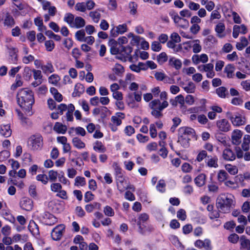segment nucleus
Here are the masks:
<instances>
[{
    "mask_svg": "<svg viewBox=\"0 0 250 250\" xmlns=\"http://www.w3.org/2000/svg\"><path fill=\"white\" fill-rule=\"evenodd\" d=\"M17 102L27 116L33 114L32 105L34 104L33 93L27 88L21 89L17 95Z\"/></svg>",
    "mask_w": 250,
    "mask_h": 250,
    "instance_id": "nucleus-1",
    "label": "nucleus"
},
{
    "mask_svg": "<svg viewBox=\"0 0 250 250\" xmlns=\"http://www.w3.org/2000/svg\"><path fill=\"white\" fill-rule=\"evenodd\" d=\"M234 197L230 194H221L216 199V206L219 211L223 213L229 212L234 206Z\"/></svg>",
    "mask_w": 250,
    "mask_h": 250,
    "instance_id": "nucleus-2",
    "label": "nucleus"
},
{
    "mask_svg": "<svg viewBox=\"0 0 250 250\" xmlns=\"http://www.w3.org/2000/svg\"><path fill=\"white\" fill-rule=\"evenodd\" d=\"M112 166L114 170V174L117 182V188L121 192H122L125 189L127 188L124 186L123 185L125 181L123 171L117 162H113Z\"/></svg>",
    "mask_w": 250,
    "mask_h": 250,
    "instance_id": "nucleus-3",
    "label": "nucleus"
},
{
    "mask_svg": "<svg viewBox=\"0 0 250 250\" xmlns=\"http://www.w3.org/2000/svg\"><path fill=\"white\" fill-rule=\"evenodd\" d=\"M213 68L214 65L212 63L201 64L197 66V69L200 72L206 73V76L208 78H212L215 76Z\"/></svg>",
    "mask_w": 250,
    "mask_h": 250,
    "instance_id": "nucleus-4",
    "label": "nucleus"
},
{
    "mask_svg": "<svg viewBox=\"0 0 250 250\" xmlns=\"http://www.w3.org/2000/svg\"><path fill=\"white\" fill-rule=\"evenodd\" d=\"M232 125L235 126H239L244 125L246 123L245 116L239 113H236L234 115L228 116Z\"/></svg>",
    "mask_w": 250,
    "mask_h": 250,
    "instance_id": "nucleus-5",
    "label": "nucleus"
},
{
    "mask_svg": "<svg viewBox=\"0 0 250 250\" xmlns=\"http://www.w3.org/2000/svg\"><path fill=\"white\" fill-rule=\"evenodd\" d=\"M178 135H181L182 137L188 138L191 140L195 138V132L191 127L183 126L178 129Z\"/></svg>",
    "mask_w": 250,
    "mask_h": 250,
    "instance_id": "nucleus-6",
    "label": "nucleus"
},
{
    "mask_svg": "<svg viewBox=\"0 0 250 250\" xmlns=\"http://www.w3.org/2000/svg\"><path fill=\"white\" fill-rule=\"evenodd\" d=\"M216 126L220 132H227L231 130L230 123L226 119L219 120L216 122Z\"/></svg>",
    "mask_w": 250,
    "mask_h": 250,
    "instance_id": "nucleus-7",
    "label": "nucleus"
},
{
    "mask_svg": "<svg viewBox=\"0 0 250 250\" xmlns=\"http://www.w3.org/2000/svg\"><path fill=\"white\" fill-rule=\"evenodd\" d=\"M31 145L33 149H38L42 146V138L40 135H34L30 139Z\"/></svg>",
    "mask_w": 250,
    "mask_h": 250,
    "instance_id": "nucleus-8",
    "label": "nucleus"
},
{
    "mask_svg": "<svg viewBox=\"0 0 250 250\" xmlns=\"http://www.w3.org/2000/svg\"><path fill=\"white\" fill-rule=\"evenodd\" d=\"M75 111V106L72 104L68 105L63 104V111H66L65 116L66 120L68 122L73 121V112Z\"/></svg>",
    "mask_w": 250,
    "mask_h": 250,
    "instance_id": "nucleus-9",
    "label": "nucleus"
},
{
    "mask_svg": "<svg viewBox=\"0 0 250 250\" xmlns=\"http://www.w3.org/2000/svg\"><path fill=\"white\" fill-rule=\"evenodd\" d=\"M168 105V103L167 101H163L162 103L159 100H152L149 103V106L151 109H159L163 110L164 109L167 107Z\"/></svg>",
    "mask_w": 250,
    "mask_h": 250,
    "instance_id": "nucleus-10",
    "label": "nucleus"
},
{
    "mask_svg": "<svg viewBox=\"0 0 250 250\" xmlns=\"http://www.w3.org/2000/svg\"><path fill=\"white\" fill-rule=\"evenodd\" d=\"M127 30V26L126 23L119 24L115 28L114 27L111 30L110 33L114 37H117L119 34H123Z\"/></svg>",
    "mask_w": 250,
    "mask_h": 250,
    "instance_id": "nucleus-11",
    "label": "nucleus"
},
{
    "mask_svg": "<svg viewBox=\"0 0 250 250\" xmlns=\"http://www.w3.org/2000/svg\"><path fill=\"white\" fill-rule=\"evenodd\" d=\"M222 157L225 161H233L236 158V154L231 149L226 148L222 152Z\"/></svg>",
    "mask_w": 250,
    "mask_h": 250,
    "instance_id": "nucleus-12",
    "label": "nucleus"
},
{
    "mask_svg": "<svg viewBox=\"0 0 250 250\" xmlns=\"http://www.w3.org/2000/svg\"><path fill=\"white\" fill-rule=\"evenodd\" d=\"M191 60L194 64L197 65L200 62L205 63L208 61V58L206 54L201 55L194 54L192 56Z\"/></svg>",
    "mask_w": 250,
    "mask_h": 250,
    "instance_id": "nucleus-13",
    "label": "nucleus"
},
{
    "mask_svg": "<svg viewBox=\"0 0 250 250\" xmlns=\"http://www.w3.org/2000/svg\"><path fill=\"white\" fill-rule=\"evenodd\" d=\"M51 237L54 240L59 241L61 240L62 236V226L59 225L54 228L52 230Z\"/></svg>",
    "mask_w": 250,
    "mask_h": 250,
    "instance_id": "nucleus-14",
    "label": "nucleus"
},
{
    "mask_svg": "<svg viewBox=\"0 0 250 250\" xmlns=\"http://www.w3.org/2000/svg\"><path fill=\"white\" fill-rule=\"evenodd\" d=\"M172 18L177 26L183 28H187L188 26V21L184 18H181L178 15H173Z\"/></svg>",
    "mask_w": 250,
    "mask_h": 250,
    "instance_id": "nucleus-15",
    "label": "nucleus"
},
{
    "mask_svg": "<svg viewBox=\"0 0 250 250\" xmlns=\"http://www.w3.org/2000/svg\"><path fill=\"white\" fill-rule=\"evenodd\" d=\"M132 50V48L129 45L126 46L121 45L120 54L124 56L125 59H127L129 62H132L133 58L131 55V53Z\"/></svg>",
    "mask_w": 250,
    "mask_h": 250,
    "instance_id": "nucleus-16",
    "label": "nucleus"
},
{
    "mask_svg": "<svg viewBox=\"0 0 250 250\" xmlns=\"http://www.w3.org/2000/svg\"><path fill=\"white\" fill-rule=\"evenodd\" d=\"M20 206L22 209L26 211L31 210L33 207V201L27 197H23L20 201Z\"/></svg>",
    "mask_w": 250,
    "mask_h": 250,
    "instance_id": "nucleus-17",
    "label": "nucleus"
},
{
    "mask_svg": "<svg viewBox=\"0 0 250 250\" xmlns=\"http://www.w3.org/2000/svg\"><path fill=\"white\" fill-rule=\"evenodd\" d=\"M242 132L239 129L234 130L231 133V142L233 145H239L241 142Z\"/></svg>",
    "mask_w": 250,
    "mask_h": 250,
    "instance_id": "nucleus-18",
    "label": "nucleus"
},
{
    "mask_svg": "<svg viewBox=\"0 0 250 250\" xmlns=\"http://www.w3.org/2000/svg\"><path fill=\"white\" fill-rule=\"evenodd\" d=\"M125 114L123 112H116L114 115L111 118L112 124L119 126L122 124V120L125 118Z\"/></svg>",
    "mask_w": 250,
    "mask_h": 250,
    "instance_id": "nucleus-19",
    "label": "nucleus"
},
{
    "mask_svg": "<svg viewBox=\"0 0 250 250\" xmlns=\"http://www.w3.org/2000/svg\"><path fill=\"white\" fill-rule=\"evenodd\" d=\"M108 109L105 106L97 107L93 110L92 113L95 116H99L102 119L106 118Z\"/></svg>",
    "mask_w": 250,
    "mask_h": 250,
    "instance_id": "nucleus-20",
    "label": "nucleus"
},
{
    "mask_svg": "<svg viewBox=\"0 0 250 250\" xmlns=\"http://www.w3.org/2000/svg\"><path fill=\"white\" fill-rule=\"evenodd\" d=\"M42 9L44 10H48L49 15L51 16H54L57 12L56 8L54 6L51 5V3L49 1H45L42 2Z\"/></svg>",
    "mask_w": 250,
    "mask_h": 250,
    "instance_id": "nucleus-21",
    "label": "nucleus"
},
{
    "mask_svg": "<svg viewBox=\"0 0 250 250\" xmlns=\"http://www.w3.org/2000/svg\"><path fill=\"white\" fill-rule=\"evenodd\" d=\"M148 218L149 216L147 213H143L140 214L137 224L138 226L139 231L140 233H143V223L146 222L148 219Z\"/></svg>",
    "mask_w": 250,
    "mask_h": 250,
    "instance_id": "nucleus-22",
    "label": "nucleus"
},
{
    "mask_svg": "<svg viewBox=\"0 0 250 250\" xmlns=\"http://www.w3.org/2000/svg\"><path fill=\"white\" fill-rule=\"evenodd\" d=\"M101 9H97L95 10L90 11L89 13V16L91 18L92 21L95 23H98L101 18V12H103Z\"/></svg>",
    "mask_w": 250,
    "mask_h": 250,
    "instance_id": "nucleus-23",
    "label": "nucleus"
},
{
    "mask_svg": "<svg viewBox=\"0 0 250 250\" xmlns=\"http://www.w3.org/2000/svg\"><path fill=\"white\" fill-rule=\"evenodd\" d=\"M68 132L70 134L74 135V133H75V135L82 137L84 136L86 134L85 129L81 126L70 127Z\"/></svg>",
    "mask_w": 250,
    "mask_h": 250,
    "instance_id": "nucleus-24",
    "label": "nucleus"
},
{
    "mask_svg": "<svg viewBox=\"0 0 250 250\" xmlns=\"http://www.w3.org/2000/svg\"><path fill=\"white\" fill-rule=\"evenodd\" d=\"M16 111L18 115L21 123L23 126H28L31 125L32 122L30 119L24 116L22 112L18 109H16Z\"/></svg>",
    "mask_w": 250,
    "mask_h": 250,
    "instance_id": "nucleus-25",
    "label": "nucleus"
},
{
    "mask_svg": "<svg viewBox=\"0 0 250 250\" xmlns=\"http://www.w3.org/2000/svg\"><path fill=\"white\" fill-rule=\"evenodd\" d=\"M28 229L33 235L37 236L40 234L39 227L33 220L30 221Z\"/></svg>",
    "mask_w": 250,
    "mask_h": 250,
    "instance_id": "nucleus-26",
    "label": "nucleus"
},
{
    "mask_svg": "<svg viewBox=\"0 0 250 250\" xmlns=\"http://www.w3.org/2000/svg\"><path fill=\"white\" fill-rule=\"evenodd\" d=\"M168 64L176 70H179L182 67V61L175 57H172L169 58Z\"/></svg>",
    "mask_w": 250,
    "mask_h": 250,
    "instance_id": "nucleus-27",
    "label": "nucleus"
},
{
    "mask_svg": "<svg viewBox=\"0 0 250 250\" xmlns=\"http://www.w3.org/2000/svg\"><path fill=\"white\" fill-rule=\"evenodd\" d=\"M235 70V68L233 64H228L225 66L224 72L226 74L227 77L230 79L234 77Z\"/></svg>",
    "mask_w": 250,
    "mask_h": 250,
    "instance_id": "nucleus-28",
    "label": "nucleus"
},
{
    "mask_svg": "<svg viewBox=\"0 0 250 250\" xmlns=\"http://www.w3.org/2000/svg\"><path fill=\"white\" fill-rule=\"evenodd\" d=\"M0 134L1 135L8 137L12 134V130L9 125H0Z\"/></svg>",
    "mask_w": 250,
    "mask_h": 250,
    "instance_id": "nucleus-29",
    "label": "nucleus"
},
{
    "mask_svg": "<svg viewBox=\"0 0 250 250\" xmlns=\"http://www.w3.org/2000/svg\"><path fill=\"white\" fill-rule=\"evenodd\" d=\"M216 139L224 146H228V138L226 134L222 132H216L215 134Z\"/></svg>",
    "mask_w": 250,
    "mask_h": 250,
    "instance_id": "nucleus-30",
    "label": "nucleus"
},
{
    "mask_svg": "<svg viewBox=\"0 0 250 250\" xmlns=\"http://www.w3.org/2000/svg\"><path fill=\"white\" fill-rule=\"evenodd\" d=\"M190 45L194 53L197 54L201 51L202 46L199 40H191Z\"/></svg>",
    "mask_w": 250,
    "mask_h": 250,
    "instance_id": "nucleus-31",
    "label": "nucleus"
},
{
    "mask_svg": "<svg viewBox=\"0 0 250 250\" xmlns=\"http://www.w3.org/2000/svg\"><path fill=\"white\" fill-rule=\"evenodd\" d=\"M84 91V87L83 84L80 83H77L75 84L74 90L72 94V97H80Z\"/></svg>",
    "mask_w": 250,
    "mask_h": 250,
    "instance_id": "nucleus-32",
    "label": "nucleus"
},
{
    "mask_svg": "<svg viewBox=\"0 0 250 250\" xmlns=\"http://www.w3.org/2000/svg\"><path fill=\"white\" fill-rule=\"evenodd\" d=\"M4 25L8 28H11L15 24V20L9 13H6L3 22Z\"/></svg>",
    "mask_w": 250,
    "mask_h": 250,
    "instance_id": "nucleus-33",
    "label": "nucleus"
},
{
    "mask_svg": "<svg viewBox=\"0 0 250 250\" xmlns=\"http://www.w3.org/2000/svg\"><path fill=\"white\" fill-rule=\"evenodd\" d=\"M225 30V26L223 22L218 23L215 27V31L216 32L217 36L220 38L225 37V35L224 34Z\"/></svg>",
    "mask_w": 250,
    "mask_h": 250,
    "instance_id": "nucleus-34",
    "label": "nucleus"
},
{
    "mask_svg": "<svg viewBox=\"0 0 250 250\" xmlns=\"http://www.w3.org/2000/svg\"><path fill=\"white\" fill-rule=\"evenodd\" d=\"M101 204L98 202H93L89 204H87L85 206V209L88 213L92 212L95 209H100Z\"/></svg>",
    "mask_w": 250,
    "mask_h": 250,
    "instance_id": "nucleus-35",
    "label": "nucleus"
},
{
    "mask_svg": "<svg viewBox=\"0 0 250 250\" xmlns=\"http://www.w3.org/2000/svg\"><path fill=\"white\" fill-rule=\"evenodd\" d=\"M206 180V176L205 174L201 173L198 175L195 179L194 182L195 185L199 187H201L205 184Z\"/></svg>",
    "mask_w": 250,
    "mask_h": 250,
    "instance_id": "nucleus-36",
    "label": "nucleus"
},
{
    "mask_svg": "<svg viewBox=\"0 0 250 250\" xmlns=\"http://www.w3.org/2000/svg\"><path fill=\"white\" fill-rule=\"evenodd\" d=\"M109 45L110 46V51L112 54L116 55L118 54H120L121 48H117V42L114 40H110L109 42Z\"/></svg>",
    "mask_w": 250,
    "mask_h": 250,
    "instance_id": "nucleus-37",
    "label": "nucleus"
},
{
    "mask_svg": "<svg viewBox=\"0 0 250 250\" xmlns=\"http://www.w3.org/2000/svg\"><path fill=\"white\" fill-rule=\"evenodd\" d=\"M93 149L99 153H104L106 150L105 146L101 141H96L93 144Z\"/></svg>",
    "mask_w": 250,
    "mask_h": 250,
    "instance_id": "nucleus-38",
    "label": "nucleus"
},
{
    "mask_svg": "<svg viewBox=\"0 0 250 250\" xmlns=\"http://www.w3.org/2000/svg\"><path fill=\"white\" fill-rule=\"evenodd\" d=\"M85 24V20L81 17H77L74 21V25L72 27L80 28L83 27Z\"/></svg>",
    "mask_w": 250,
    "mask_h": 250,
    "instance_id": "nucleus-39",
    "label": "nucleus"
},
{
    "mask_svg": "<svg viewBox=\"0 0 250 250\" xmlns=\"http://www.w3.org/2000/svg\"><path fill=\"white\" fill-rule=\"evenodd\" d=\"M62 188V185L60 183H53L51 185V190L55 192H59L57 193V196L61 197V198H62V193L61 192Z\"/></svg>",
    "mask_w": 250,
    "mask_h": 250,
    "instance_id": "nucleus-40",
    "label": "nucleus"
},
{
    "mask_svg": "<svg viewBox=\"0 0 250 250\" xmlns=\"http://www.w3.org/2000/svg\"><path fill=\"white\" fill-rule=\"evenodd\" d=\"M229 177L228 173L224 170H220L217 174V179L219 182H226Z\"/></svg>",
    "mask_w": 250,
    "mask_h": 250,
    "instance_id": "nucleus-41",
    "label": "nucleus"
},
{
    "mask_svg": "<svg viewBox=\"0 0 250 250\" xmlns=\"http://www.w3.org/2000/svg\"><path fill=\"white\" fill-rule=\"evenodd\" d=\"M72 143L74 146L78 149H82L85 147L84 143L78 137L74 138L72 140Z\"/></svg>",
    "mask_w": 250,
    "mask_h": 250,
    "instance_id": "nucleus-42",
    "label": "nucleus"
},
{
    "mask_svg": "<svg viewBox=\"0 0 250 250\" xmlns=\"http://www.w3.org/2000/svg\"><path fill=\"white\" fill-rule=\"evenodd\" d=\"M206 163V165L209 167L217 168L218 167V159L216 157L208 159Z\"/></svg>",
    "mask_w": 250,
    "mask_h": 250,
    "instance_id": "nucleus-43",
    "label": "nucleus"
},
{
    "mask_svg": "<svg viewBox=\"0 0 250 250\" xmlns=\"http://www.w3.org/2000/svg\"><path fill=\"white\" fill-rule=\"evenodd\" d=\"M250 135H245L243 138V142L242 144V148L244 151H248L250 148Z\"/></svg>",
    "mask_w": 250,
    "mask_h": 250,
    "instance_id": "nucleus-44",
    "label": "nucleus"
},
{
    "mask_svg": "<svg viewBox=\"0 0 250 250\" xmlns=\"http://www.w3.org/2000/svg\"><path fill=\"white\" fill-rule=\"evenodd\" d=\"M50 91L51 93V94L53 95V97L56 101L60 102L62 101V95L61 93L58 92L56 88L54 87H51L50 89Z\"/></svg>",
    "mask_w": 250,
    "mask_h": 250,
    "instance_id": "nucleus-45",
    "label": "nucleus"
},
{
    "mask_svg": "<svg viewBox=\"0 0 250 250\" xmlns=\"http://www.w3.org/2000/svg\"><path fill=\"white\" fill-rule=\"evenodd\" d=\"M216 93L219 97L225 98L228 94V90L226 87L221 86L216 89Z\"/></svg>",
    "mask_w": 250,
    "mask_h": 250,
    "instance_id": "nucleus-46",
    "label": "nucleus"
},
{
    "mask_svg": "<svg viewBox=\"0 0 250 250\" xmlns=\"http://www.w3.org/2000/svg\"><path fill=\"white\" fill-rule=\"evenodd\" d=\"M184 90L188 93L194 92L195 86L193 83L190 82L187 85H183L182 86Z\"/></svg>",
    "mask_w": 250,
    "mask_h": 250,
    "instance_id": "nucleus-47",
    "label": "nucleus"
},
{
    "mask_svg": "<svg viewBox=\"0 0 250 250\" xmlns=\"http://www.w3.org/2000/svg\"><path fill=\"white\" fill-rule=\"evenodd\" d=\"M241 248L245 249L250 245V241L245 235H242L240 238Z\"/></svg>",
    "mask_w": 250,
    "mask_h": 250,
    "instance_id": "nucleus-48",
    "label": "nucleus"
},
{
    "mask_svg": "<svg viewBox=\"0 0 250 250\" xmlns=\"http://www.w3.org/2000/svg\"><path fill=\"white\" fill-rule=\"evenodd\" d=\"M104 215L108 217H112L115 215L114 209L109 206L106 205L103 208Z\"/></svg>",
    "mask_w": 250,
    "mask_h": 250,
    "instance_id": "nucleus-49",
    "label": "nucleus"
},
{
    "mask_svg": "<svg viewBox=\"0 0 250 250\" xmlns=\"http://www.w3.org/2000/svg\"><path fill=\"white\" fill-rule=\"evenodd\" d=\"M56 112H53L51 115V118L53 119H57L60 115L62 114V104H60L58 105Z\"/></svg>",
    "mask_w": 250,
    "mask_h": 250,
    "instance_id": "nucleus-50",
    "label": "nucleus"
},
{
    "mask_svg": "<svg viewBox=\"0 0 250 250\" xmlns=\"http://www.w3.org/2000/svg\"><path fill=\"white\" fill-rule=\"evenodd\" d=\"M226 169L231 175H235L238 173V170L236 166H232L231 164H227L225 166Z\"/></svg>",
    "mask_w": 250,
    "mask_h": 250,
    "instance_id": "nucleus-51",
    "label": "nucleus"
},
{
    "mask_svg": "<svg viewBox=\"0 0 250 250\" xmlns=\"http://www.w3.org/2000/svg\"><path fill=\"white\" fill-rule=\"evenodd\" d=\"M17 50L16 48H9V53L10 56L11 62L13 63H16L17 61Z\"/></svg>",
    "mask_w": 250,
    "mask_h": 250,
    "instance_id": "nucleus-52",
    "label": "nucleus"
},
{
    "mask_svg": "<svg viewBox=\"0 0 250 250\" xmlns=\"http://www.w3.org/2000/svg\"><path fill=\"white\" fill-rule=\"evenodd\" d=\"M129 8V13L131 15H135L137 12L138 4L134 2L131 1L128 4Z\"/></svg>",
    "mask_w": 250,
    "mask_h": 250,
    "instance_id": "nucleus-53",
    "label": "nucleus"
},
{
    "mask_svg": "<svg viewBox=\"0 0 250 250\" xmlns=\"http://www.w3.org/2000/svg\"><path fill=\"white\" fill-rule=\"evenodd\" d=\"M166 185L164 180H160L156 186L157 190L161 193H164L166 191Z\"/></svg>",
    "mask_w": 250,
    "mask_h": 250,
    "instance_id": "nucleus-54",
    "label": "nucleus"
},
{
    "mask_svg": "<svg viewBox=\"0 0 250 250\" xmlns=\"http://www.w3.org/2000/svg\"><path fill=\"white\" fill-rule=\"evenodd\" d=\"M190 139L182 137L181 135H178V142L179 143L184 147H188L189 146V141Z\"/></svg>",
    "mask_w": 250,
    "mask_h": 250,
    "instance_id": "nucleus-55",
    "label": "nucleus"
},
{
    "mask_svg": "<svg viewBox=\"0 0 250 250\" xmlns=\"http://www.w3.org/2000/svg\"><path fill=\"white\" fill-rule=\"evenodd\" d=\"M41 68L45 73H51L54 71L53 67L50 63L42 65Z\"/></svg>",
    "mask_w": 250,
    "mask_h": 250,
    "instance_id": "nucleus-56",
    "label": "nucleus"
},
{
    "mask_svg": "<svg viewBox=\"0 0 250 250\" xmlns=\"http://www.w3.org/2000/svg\"><path fill=\"white\" fill-rule=\"evenodd\" d=\"M76 39L81 42H83L85 38V31L83 30H80L76 32L75 34Z\"/></svg>",
    "mask_w": 250,
    "mask_h": 250,
    "instance_id": "nucleus-57",
    "label": "nucleus"
},
{
    "mask_svg": "<svg viewBox=\"0 0 250 250\" xmlns=\"http://www.w3.org/2000/svg\"><path fill=\"white\" fill-rule=\"evenodd\" d=\"M205 43L208 46H211L217 41L216 38L212 35H209L205 40Z\"/></svg>",
    "mask_w": 250,
    "mask_h": 250,
    "instance_id": "nucleus-58",
    "label": "nucleus"
},
{
    "mask_svg": "<svg viewBox=\"0 0 250 250\" xmlns=\"http://www.w3.org/2000/svg\"><path fill=\"white\" fill-rule=\"evenodd\" d=\"M75 9L76 11L85 12L86 10L85 3L84 2L77 3L75 6Z\"/></svg>",
    "mask_w": 250,
    "mask_h": 250,
    "instance_id": "nucleus-59",
    "label": "nucleus"
},
{
    "mask_svg": "<svg viewBox=\"0 0 250 250\" xmlns=\"http://www.w3.org/2000/svg\"><path fill=\"white\" fill-rule=\"evenodd\" d=\"M74 20L73 15L70 13L66 14L64 19V20L67 22L71 27H72V25H74Z\"/></svg>",
    "mask_w": 250,
    "mask_h": 250,
    "instance_id": "nucleus-60",
    "label": "nucleus"
},
{
    "mask_svg": "<svg viewBox=\"0 0 250 250\" xmlns=\"http://www.w3.org/2000/svg\"><path fill=\"white\" fill-rule=\"evenodd\" d=\"M75 182V185L76 186H83L86 184L85 179L83 177H76Z\"/></svg>",
    "mask_w": 250,
    "mask_h": 250,
    "instance_id": "nucleus-61",
    "label": "nucleus"
},
{
    "mask_svg": "<svg viewBox=\"0 0 250 250\" xmlns=\"http://www.w3.org/2000/svg\"><path fill=\"white\" fill-rule=\"evenodd\" d=\"M157 61L160 63H163L167 61V56L165 52H162L157 56Z\"/></svg>",
    "mask_w": 250,
    "mask_h": 250,
    "instance_id": "nucleus-62",
    "label": "nucleus"
},
{
    "mask_svg": "<svg viewBox=\"0 0 250 250\" xmlns=\"http://www.w3.org/2000/svg\"><path fill=\"white\" fill-rule=\"evenodd\" d=\"M177 217L179 219L185 221L187 218L186 211L184 209H180L177 212Z\"/></svg>",
    "mask_w": 250,
    "mask_h": 250,
    "instance_id": "nucleus-63",
    "label": "nucleus"
},
{
    "mask_svg": "<svg viewBox=\"0 0 250 250\" xmlns=\"http://www.w3.org/2000/svg\"><path fill=\"white\" fill-rule=\"evenodd\" d=\"M207 156V152L205 150L200 151L197 155L196 160L198 162L202 161Z\"/></svg>",
    "mask_w": 250,
    "mask_h": 250,
    "instance_id": "nucleus-64",
    "label": "nucleus"
}]
</instances>
